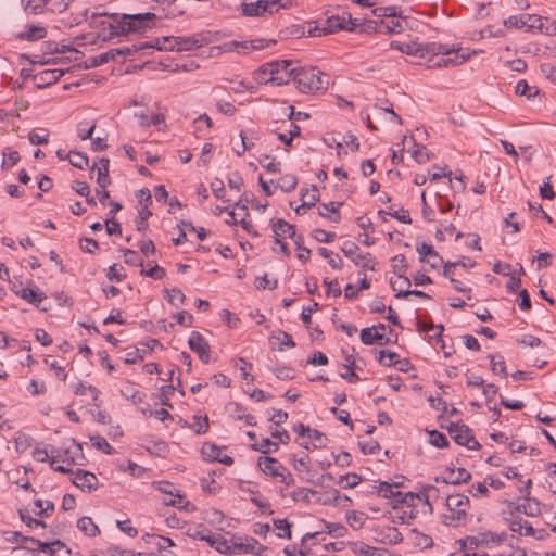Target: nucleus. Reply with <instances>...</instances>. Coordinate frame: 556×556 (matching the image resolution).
<instances>
[{
	"label": "nucleus",
	"instance_id": "61",
	"mask_svg": "<svg viewBox=\"0 0 556 556\" xmlns=\"http://www.w3.org/2000/svg\"><path fill=\"white\" fill-rule=\"evenodd\" d=\"M123 254L125 257V263L131 266H140L143 267V261L139 257L138 253L130 249H124Z\"/></svg>",
	"mask_w": 556,
	"mask_h": 556
},
{
	"label": "nucleus",
	"instance_id": "26",
	"mask_svg": "<svg viewBox=\"0 0 556 556\" xmlns=\"http://www.w3.org/2000/svg\"><path fill=\"white\" fill-rule=\"evenodd\" d=\"M291 65H292L291 60L274 61V62L263 64L261 66L260 71L263 74H268V75L280 74L283 71L288 70Z\"/></svg>",
	"mask_w": 556,
	"mask_h": 556
},
{
	"label": "nucleus",
	"instance_id": "62",
	"mask_svg": "<svg viewBox=\"0 0 556 556\" xmlns=\"http://www.w3.org/2000/svg\"><path fill=\"white\" fill-rule=\"evenodd\" d=\"M273 338L280 342L279 350H282L283 345L288 348L295 346V342L293 341L292 337L286 331L278 330L276 333L273 334Z\"/></svg>",
	"mask_w": 556,
	"mask_h": 556
},
{
	"label": "nucleus",
	"instance_id": "54",
	"mask_svg": "<svg viewBox=\"0 0 556 556\" xmlns=\"http://www.w3.org/2000/svg\"><path fill=\"white\" fill-rule=\"evenodd\" d=\"M429 442L435 447L448 446L447 438L438 430H432L429 432Z\"/></svg>",
	"mask_w": 556,
	"mask_h": 556
},
{
	"label": "nucleus",
	"instance_id": "38",
	"mask_svg": "<svg viewBox=\"0 0 556 556\" xmlns=\"http://www.w3.org/2000/svg\"><path fill=\"white\" fill-rule=\"evenodd\" d=\"M77 527L88 536H96L99 533L98 526L90 517H81L77 521Z\"/></svg>",
	"mask_w": 556,
	"mask_h": 556
},
{
	"label": "nucleus",
	"instance_id": "23",
	"mask_svg": "<svg viewBox=\"0 0 556 556\" xmlns=\"http://www.w3.org/2000/svg\"><path fill=\"white\" fill-rule=\"evenodd\" d=\"M507 521H508V527H509L510 531H513V532H516V533H519V534H522L526 536H530V535L534 534V528L527 520H525L520 517L511 516L509 519H507Z\"/></svg>",
	"mask_w": 556,
	"mask_h": 556
},
{
	"label": "nucleus",
	"instance_id": "1",
	"mask_svg": "<svg viewBox=\"0 0 556 556\" xmlns=\"http://www.w3.org/2000/svg\"><path fill=\"white\" fill-rule=\"evenodd\" d=\"M294 84L302 93H314L326 90L329 81L317 67H299L294 72Z\"/></svg>",
	"mask_w": 556,
	"mask_h": 556
},
{
	"label": "nucleus",
	"instance_id": "4",
	"mask_svg": "<svg viewBox=\"0 0 556 556\" xmlns=\"http://www.w3.org/2000/svg\"><path fill=\"white\" fill-rule=\"evenodd\" d=\"M353 18L351 14L343 12L342 15H330L326 18L323 27L316 26L308 30V36H321L332 34L339 30H349L352 27Z\"/></svg>",
	"mask_w": 556,
	"mask_h": 556
},
{
	"label": "nucleus",
	"instance_id": "5",
	"mask_svg": "<svg viewBox=\"0 0 556 556\" xmlns=\"http://www.w3.org/2000/svg\"><path fill=\"white\" fill-rule=\"evenodd\" d=\"M343 254L351 258V261L356 265L364 269L376 270V258L369 253H361L359 247L351 241L344 242L341 248Z\"/></svg>",
	"mask_w": 556,
	"mask_h": 556
},
{
	"label": "nucleus",
	"instance_id": "14",
	"mask_svg": "<svg viewBox=\"0 0 556 556\" xmlns=\"http://www.w3.org/2000/svg\"><path fill=\"white\" fill-rule=\"evenodd\" d=\"M73 483L80 490L90 492L97 489L98 478L92 472L77 469L73 478Z\"/></svg>",
	"mask_w": 556,
	"mask_h": 556
},
{
	"label": "nucleus",
	"instance_id": "42",
	"mask_svg": "<svg viewBox=\"0 0 556 556\" xmlns=\"http://www.w3.org/2000/svg\"><path fill=\"white\" fill-rule=\"evenodd\" d=\"M201 453L204 459L216 462L222 454V448L213 443H204Z\"/></svg>",
	"mask_w": 556,
	"mask_h": 556
},
{
	"label": "nucleus",
	"instance_id": "48",
	"mask_svg": "<svg viewBox=\"0 0 556 556\" xmlns=\"http://www.w3.org/2000/svg\"><path fill=\"white\" fill-rule=\"evenodd\" d=\"M390 46L392 49L401 50L402 52H404L406 54H413V55L420 56V52H421L420 45L400 43L396 41H392Z\"/></svg>",
	"mask_w": 556,
	"mask_h": 556
},
{
	"label": "nucleus",
	"instance_id": "50",
	"mask_svg": "<svg viewBox=\"0 0 556 556\" xmlns=\"http://www.w3.org/2000/svg\"><path fill=\"white\" fill-rule=\"evenodd\" d=\"M70 163L79 169H84L89 166V159L81 152L72 151Z\"/></svg>",
	"mask_w": 556,
	"mask_h": 556
},
{
	"label": "nucleus",
	"instance_id": "55",
	"mask_svg": "<svg viewBox=\"0 0 556 556\" xmlns=\"http://www.w3.org/2000/svg\"><path fill=\"white\" fill-rule=\"evenodd\" d=\"M92 445L102 451L108 455H112L114 453V448L110 445V443L101 435L91 437Z\"/></svg>",
	"mask_w": 556,
	"mask_h": 556
},
{
	"label": "nucleus",
	"instance_id": "40",
	"mask_svg": "<svg viewBox=\"0 0 556 556\" xmlns=\"http://www.w3.org/2000/svg\"><path fill=\"white\" fill-rule=\"evenodd\" d=\"M210 531L211 530L207 527H205L203 523H198V525L188 527V529L186 530V535L191 539H194V540L203 541L204 539L207 538V535L210 534Z\"/></svg>",
	"mask_w": 556,
	"mask_h": 556
},
{
	"label": "nucleus",
	"instance_id": "32",
	"mask_svg": "<svg viewBox=\"0 0 556 556\" xmlns=\"http://www.w3.org/2000/svg\"><path fill=\"white\" fill-rule=\"evenodd\" d=\"M47 30L42 26L30 25L25 31L21 33L17 37L22 40L35 41L45 38Z\"/></svg>",
	"mask_w": 556,
	"mask_h": 556
},
{
	"label": "nucleus",
	"instance_id": "37",
	"mask_svg": "<svg viewBox=\"0 0 556 556\" xmlns=\"http://www.w3.org/2000/svg\"><path fill=\"white\" fill-rule=\"evenodd\" d=\"M294 72L295 68L293 67L288 68L280 74L270 75V78L266 81V84L281 86L288 84L291 79L294 81Z\"/></svg>",
	"mask_w": 556,
	"mask_h": 556
},
{
	"label": "nucleus",
	"instance_id": "60",
	"mask_svg": "<svg viewBox=\"0 0 556 556\" xmlns=\"http://www.w3.org/2000/svg\"><path fill=\"white\" fill-rule=\"evenodd\" d=\"M20 517L29 528H46V523L39 519L33 518L27 510L20 509Z\"/></svg>",
	"mask_w": 556,
	"mask_h": 556
},
{
	"label": "nucleus",
	"instance_id": "30",
	"mask_svg": "<svg viewBox=\"0 0 556 556\" xmlns=\"http://www.w3.org/2000/svg\"><path fill=\"white\" fill-rule=\"evenodd\" d=\"M100 167H98L97 182L100 188L105 189L111 184V177L109 175L110 160L106 157L100 159Z\"/></svg>",
	"mask_w": 556,
	"mask_h": 556
},
{
	"label": "nucleus",
	"instance_id": "47",
	"mask_svg": "<svg viewBox=\"0 0 556 556\" xmlns=\"http://www.w3.org/2000/svg\"><path fill=\"white\" fill-rule=\"evenodd\" d=\"M421 498L425 500L426 504L432 509L430 501H437L440 497V490L434 485H426L420 492Z\"/></svg>",
	"mask_w": 556,
	"mask_h": 556
},
{
	"label": "nucleus",
	"instance_id": "43",
	"mask_svg": "<svg viewBox=\"0 0 556 556\" xmlns=\"http://www.w3.org/2000/svg\"><path fill=\"white\" fill-rule=\"evenodd\" d=\"M2 538L5 542H9V543H18L20 544V547L22 548H26L28 551H33L34 548L33 547H28L26 545V543L28 541H25L24 539L26 536L22 535L20 532H16V531H4L2 532Z\"/></svg>",
	"mask_w": 556,
	"mask_h": 556
},
{
	"label": "nucleus",
	"instance_id": "57",
	"mask_svg": "<svg viewBox=\"0 0 556 556\" xmlns=\"http://www.w3.org/2000/svg\"><path fill=\"white\" fill-rule=\"evenodd\" d=\"M490 363H491V370L496 374L501 375L503 377L507 376L506 365L505 361L502 356H500V359L496 361L494 355H489Z\"/></svg>",
	"mask_w": 556,
	"mask_h": 556
},
{
	"label": "nucleus",
	"instance_id": "24",
	"mask_svg": "<svg viewBox=\"0 0 556 556\" xmlns=\"http://www.w3.org/2000/svg\"><path fill=\"white\" fill-rule=\"evenodd\" d=\"M477 540L478 543H480V546L490 547L494 544L498 545L503 543L506 540V533L502 532L497 534L492 531L479 532Z\"/></svg>",
	"mask_w": 556,
	"mask_h": 556
},
{
	"label": "nucleus",
	"instance_id": "35",
	"mask_svg": "<svg viewBox=\"0 0 556 556\" xmlns=\"http://www.w3.org/2000/svg\"><path fill=\"white\" fill-rule=\"evenodd\" d=\"M403 23H405V20L401 15H397L396 17H391L390 21L382 20L381 33H401L402 30H404Z\"/></svg>",
	"mask_w": 556,
	"mask_h": 556
},
{
	"label": "nucleus",
	"instance_id": "33",
	"mask_svg": "<svg viewBox=\"0 0 556 556\" xmlns=\"http://www.w3.org/2000/svg\"><path fill=\"white\" fill-rule=\"evenodd\" d=\"M525 503L517 506V510L530 517L540 515V503L529 496H525Z\"/></svg>",
	"mask_w": 556,
	"mask_h": 556
},
{
	"label": "nucleus",
	"instance_id": "11",
	"mask_svg": "<svg viewBox=\"0 0 556 556\" xmlns=\"http://www.w3.org/2000/svg\"><path fill=\"white\" fill-rule=\"evenodd\" d=\"M387 329L384 324H378L372 327L364 328L361 330V340L366 345H371L374 343L378 344H387L389 343V339L384 337L382 332Z\"/></svg>",
	"mask_w": 556,
	"mask_h": 556
},
{
	"label": "nucleus",
	"instance_id": "41",
	"mask_svg": "<svg viewBox=\"0 0 556 556\" xmlns=\"http://www.w3.org/2000/svg\"><path fill=\"white\" fill-rule=\"evenodd\" d=\"M302 201L307 208L313 207L319 200V191L316 186L305 189L301 193Z\"/></svg>",
	"mask_w": 556,
	"mask_h": 556
},
{
	"label": "nucleus",
	"instance_id": "18",
	"mask_svg": "<svg viewBox=\"0 0 556 556\" xmlns=\"http://www.w3.org/2000/svg\"><path fill=\"white\" fill-rule=\"evenodd\" d=\"M142 541L157 552H162L167 549L170 546H174V541L170 538H166L163 535L154 534V533H146L142 535Z\"/></svg>",
	"mask_w": 556,
	"mask_h": 556
},
{
	"label": "nucleus",
	"instance_id": "10",
	"mask_svg": "<svg viewBox=\"0 0 556 556\" xmlns=\"http://www.w3.org/2000/svg\"><path fill=\"white\" fill-rule=\"evenodd\" d=\"M450 54V51L444 50L439 54V56L430 58L428 60L427 66L429 68L456 66L464 63L468 59V55L465 54L455 53L454 56H451Z\"/></svg>",
	"mask_w": 556,
	"mask_h": 556
},
{
	"label": "nucleus",
	"instance_id": "39",
	"mask_svg": "<svg viewBox=\"0 0 556 556\" xmlns=\"http://www.w3.org/2000/svg\"><path fill=\"white\" fill-rule=\"evenodd\" d=\"M83 453V447L79 443H76L75 440H72V447H67L64 450V456L60 459L63 462H67L68 465L77 464L76 457L78 454Z\"/></svg>",
	"mask_w": 556,
	"mask_h": 556
},
{
	"label": "nucleus",
	"instance_id": "27",
	"mask_svg": "<svg viewBox=\"0 0 556 556\" xmlns=\"http://www.w3.org/2000/svg\"><path fill=\"white\" fill-rule=\"evenodd\" d=\"M184 427L192 429L197 434H204L208 430L210 421L207 416L194 415L192 422L185 421Z\"/></svg>",
	"mask_w": 556,
	"mask_h": 556
},
{
	"label": "nucleus",
	"instance_id": "34",
	"mask_svg": "<svg viewBox=\"0 0 556 556\" xmlns=\"http://www.w3.org/2000/svg\"><path fill=\"white\" fill-rule=\"evenodd\" d=\"M64 72L62 70H46L35 76L39 84L51 85L60 80Z\"/></svg>",
	"mask_w": 556,
	"mask_h": 556
},
{
	"label": "nucleus",
	"instance_id": "56",
	"mask_svg": "<svg viewBox=\"0 0 556 556\" xmlns=\"http://www.w3.org/2000/svg\"><path fill=\"white\" fill-rule=\"evenodd\" d=\"M177 37H163L155 39V49L157 50H177V45L175 43Z\"/></svg>",
	"mask_w": 556,
	"mask_h": 556
},
{
	"label": "nucleus",
	"instance_id": "22",
	"mask_svg": "<svg viewBox=\"0 0 556 556\" xmlns=\"http://www.w3.org/2000/svg\"><path fill=\"white\" fill-rule=\"evenodd\" d=\"M25 541H30L34 545H37V548L41 553H49L51 555H56L60 551L65 548V544L60 540H55L53 542H41L35 538H25Z\"/></svg>",
	"mask_w": 556,
	"mask_h": 556
},
{
	"label": "nucleus",
	"instance_id": "59",
	"mask_svg": "<svg viewBox=\"0 0 556 556\" xmlns=\"http://www.w3.org/2000/svg\"><path fill=\"white\" fill-rule=\"evenodd\" d=\"M420 58H425L426 55L430 54L432 58L439 56L441 52H443L445 49L437 43H428V45H420Z\"/></svg>",
	"mask_w": 556,
	"mask_h": 556
},
{
	"label": "nucleus",
	"instance_id": "44",
	"mask_svg": "<svg viewBox=\"0 0 556 556\" xmlns=\"http://www.w3.org/2000/svg\"><path fill=\"white\" fill-rule=\"evenodd\" d=\"M214 549H216L218 553L225 554V555L235 554L233 543L229 544V542L222 534H217V538H215Z\"/></svg>",
	"mask_w": 556,
	"mask_h": 556
},
{
	"label": "nucleus",
	"instance_id": "7",
	"mask_svg": "<svg viewBox=\"0 0 556 556\" xmlns=\"http://www.w3.org/2000/svg\"><path fill=\"white\" fill-rule=\"evenodd\" d=\"M452 439L458 444L466 446L468 450L478 451L481 448V444L475 439L471 433V429L466 425H459L451 422L446 427Z\"/></svg>",
	"mask_w": 556,
	"mask_h": 556
},
{
	"label": "nucleus",
	"instance_id": "2",
	"mask_svg": "<svg viewBox=\"0 0 556 556\" xmlns=\"http://www.w3.org/2000/svg\"><path fill=\"white\" fill-rule=\"evenodd\" d=\"M156 15L152 12L138 14H119L117 24H109L111 35H128L130 33L141 31L150 27V23Z\"/></svg>",
	"mask_w": 556,
	"mask_h": 556
},
{
	"label": "nucleus",
	"instance_id": "36",
	"mask_svg": "<svg viewBox=\"0 0 556 556\" xmlns=\"http://www.w3.org/2000/svg\"><path fill=\"white\" fill-rule=\"evenodd\" d=\"M390 285L393 291L396 292L395 298H407V295H401L403 292L409 291L410 280L403 274L402 276H397V280H391Z\"/></svg>",
	"mask_w": 556,
	"mask_h": 556
},
{
	"label": "nucleus",
	"instance_id": "13",
	"mask_svg": "<svg viewBox=\"0 0 556 556\" xmlns=\"http://www.w3.org/2000/svg\"><path fill=\"white\" fill-rule=\"evenodd\" d=\"M417 252L420 255L419 261L422 263L427 262L433 269H438L444 264L443 258L431 244L422 242L417 247Z\"/></svg>",
	"mask_w": 556,
	"mask_h": 556
},
{
	"label": "nucleus",
	"instance_id": "53",
	"mask_svg": "<svg viewBox=\"0 0 556 556\" xmlns=\"http://www.w3.org/2000/svg\"><path fill=\"white\" fill-rule=\"evenodd\" d=\"M392 269L397 276L405 274L407 269L406 257L404 254L395 255L392 260Z\"/></svg>",
	"mask_w": 556,
	"mask_h": 556
},
{
	"label": "nucleus",
	"instance_id": "52",
	"mask_svg": "<svg viewBox=\"0 0 556 556\" xmlns=\"http://www.w3.org/2000/svg\"><path fill=\"white\" fill-rule=\"evenodd\" d=\"M298 186V179L294 175H285L281 177L280 182L278 184V187L285 191V192H291L293 191Z\"/></svg>",
	"mask_w": 556,
	"mask_h": 556
},
{
	"label": "nucleus",
	"instance_id": "28",
	"mask_svg": "<svg viewBox=\"0 0 556 556\" xmlns=\"http://www.w3.org/2000/svg\"><path fill=\"white\" fill-rule=\"evenodd\" d=\"M116 60V56H115V52H114V49H111L104 53H101L99 55H96V56H91L89 58L86 62H85V65L84 67L85 68H93V67H98L102 64H105L110 61H115Z\"/></svg>",
	"mask_w": 556,
	"mask_h": 556
},
{
	"label": "nucleus",
	"instance_id": "19",
	"mask_svg": "<svg viewBox=\"0 0 556 556\" xmlns=\"http://www.w3.org/2000/svg\"><path fill=\"white\" fill-rule=\"evenodd\" d=\"M275 40L265 41L264 39L251 40V41H231L228 43L229 49L241 48L243 53H248L252 50H261L275 43Z\"/></svg>",
	"mask_w": 556,
	"mask_h": 556
},
{
	"label": "nucleus",
	"instance_id": "49",
	"mask_svg": "<svg viewBox=\"0 0 556 556\" xmlns=\"http://www.w3.org/2000/svg\"><path fill=\"white\" fill-rule=\"evenodd\" d=\"M316 493L315 490L300 486L292 491L291 496L294 502L309 503V495Z\"/></svg>",
	"mask_w": 556,
	"mask_h": 556
},
{
	"label": "nucleus",
	"instance_id": "46",
	"mask_svg": "<svg viewBox=\"0 0 556 556\" xmlns=\"http://www.w3.org/2000/svg\"><path fill=\"white\" fill-rule=\"evenodd\" d=\"M48 10L53 13L64 12L74 0H42Z\"/></svg>",
	"mask_w": 556,
	"mask_h": 556
},
{
	"label": "nucleus",
	"instance_id": "16",
	"mask_svg": "<svg viewBox=\"0 0 556 556\" xmlns=\"http://www.w3.org/2000/svg\"><path fill=\"white\" fill-rule=\"evenodd\" d=\"M241 11L245 16H261L266 12L269 14L275 13L274 10H271L268 5V0H257L250 3H242Z\"/></svg>",
	"mask_w": 556,
	"mask_h": 556
},
{
	"label": "nucleus",
	"instance_id": "15",
	"mask_svg": "<svg viewBox=\"0 0 556 556\" xmlns=\"http://www.w3.org/2000/svg\"><path fill=\"white\" fill-rule=\"evenodd\" d=\"M257 465L265 475L274 478L281 476V472L285 470V466L281 463L269 456L258 457Z\"/></svg>",
	"mask_w": 556,
	"mask_h": 556
},
{
	"label": "nucleus",
	"instance_id": "45",
	"mask_svg": "<svg viewBox=\"0 0 556 556\" xmlns=\"http://www.w3.org/2000/svg\"><path fill=\"white\" fill-rule=\"evenodd\" d=\"M515 91L517 94L526 96L528 99H531L539 93V89L535 86H529L526 80L518 81Z\"/></svg>",
	"mask_w": 556,
	"mask_h": 556
},
{
	"label": "nucleus",
	"instance_id": "17",
	"mask_svg": "<svg viewBox=\"0 0 556 556\" xmlns=\"http://www.w3.org/2000/svg\"><path fill=\"white\" fill-rule=\"evenodd\" d=\"M470 478V472H468L465 468H447L445 476H442V482L446 484H459L469 481Z\"/></svg>",
	"mask_w": 556,
	"mask_h": 556
},
{
	"label": "nucleus",
	"instance_id": "21",
	"mask_svg": "<svg viewBox=\"0 0 556 556\" xmlns=\"http://www.w3.org/2000/svg\"><path fill=\"white\" fill-rule=\"evenodd\" d=\"M381 21H374V20H358L353 18L352 27H350V31H358V33H372L378 31L381 33Z\"/></svg>",
	"mask_w": 556,
	"mask_h": 556
},
{
	"label": "nucleus",
	"instance_id": "6",
	"mask_svg": "<svg viewBox=\"0 0 556 556\" xmlns=\"http://www.w3.org/2000/svg\"><path fill=\"white\" fill-rule=\"evenodd\" d=\"M543 22H548L547 17L535 14H520L509 16L504 21L506 27L526 28L528 31L543 30Z\"/></svg>",
	"mask_w": 556,
	"mask_h": 556
},
{
	"label": "nucleus",
	"instance_id": "64",
	"mask_svg": "<svg viewBox=\"0 0 556 556\" xmlns=\"http://www.w3.org/2000/svg\"><path fill=\"white\" fill-rule=\"evenodd\" d=\"M331 494L332 502H336V506L345 508L352 505V500L348 495L341 494L339 490L333 489Z\"/></svg>",
	"mask_w": 556,
	"mask_h": 556
},
{
	"label": "nucleus",
	"instance_id": "29",
	"mask_svg": "<svg viewBox=\"0 0 556 556\" xmlns=\"http://www.w3.org/2000/svg\"><path fill=\"white\" fill-rule=\"evenodd\" d=\"M17 292L18 296L36 306L47 298L43 292H39L38 289L35 290L29 287L21 288V291Z\"/></svg>",
	"mask_w": 556,
	"mask_h": 556
},
{
	"label": "nucleus",
	"instance_id": "63",
	"mask_svg": "<svg viewBox=\"0 0 556 556\" xmlns=\"http://www.w3.org/2000/svg\"><path fill=\"white\" fill-rule=\"evenodd\" d=\"M377 493L384 498H394L396 501L399 497V495H395L396 492L393 491V484L389 482H381Z\"/></svg>",
	"mask_w": 556,
	"mask_h": 556
},
{
	"label": "nucleus",
	"instance_id": "3",
	"mask_svg": "<svg viewBox=\"0 0 556 556\" xmlns=\"http://www.w3.org/2000/svg\"><path fill=\"white\" fill-rule=\"evenodd\" d=\"M469 504L470 501L466 495H448L446 497L447 513L443 514L442 522L454 528L465 525Z\"/></svg>",
	"mask_w": 556,
	"mask_h": 556
},
{
	"label": "nucleus",
	"instance_id": "8",
	"mask_svg": "<svg viewBox=\"0 0 556 556\" xmlns=\"http://www.w3.org/2000/svg\"><path fill=\"white\" fill-rule=\"evenodd\" d=\"M235 554L244 553L261 555L267 547L260 544L258 541L252 536H233Z\"/></svg>",
	"mask_w": 556,
	"mask_h": 556
},
{
	"label": "nucleus",
	"instance_id": "12",
	"mask_svg": "<svg viewBox=\"0 0 556 556\" xmlns=\"http://www.w3.org/2000/svg\"><path fill=\"white\" fill-rule=\"evenodd\" d=\"M175 43L177 45V51H189L208 45L210 39L204 34H195L189 37L178 36Z\"/></svg>",
	"mask_w": 556,
	"mask_h": 556
},
{
	"label": "nucleus",
	"instance_id": "25",
	"mask_svg": "<svg viewBox=\"0 0 556 556\" xmlns=\"http://www.w3.org/2000/svg\"><path fill=\"white\" fill-rule=\"evenodd\" d=\"M341 205V202L323 203L318 207L319 215L329 218L333 223H339L341 220V214L339 212Z\"/></svg>",
	"mask_w": 556,
	"mask_h": 556
},
{
	"label": "nucleus",
	"instance_id": "51",
	"mask_svg": "<svg viewBox=\"0 0 556 556\" xmlns=\"http://www.w3.org/2000/svg\"><path fill=\"white\" fill-rule=\"evenodd\" d=\"M31 144H47L49 142V131L47 129L33 130L28 135Z\"/></svg>",
	"mask_w": 556,
	"mask_h": 556
},
{
	"label": "nucleus",
	"instance_id": "9",
	"mask_svg": "<svg viewBox=\"0 0 556 556\" xmlns=\"http://www.w3.org/2000/svg\"><path fill=\"white\" fill-rule=\"evenodd\" d=\"M189 348L199 355L204 363L211 362V348L205 338L198 331H192L188 341Z\"/></svg>",
	"mask_w": 556,
	"mask_h": 556
},
{
	"label": "nucleus",
	"instance_id": "31",
	"mask_svg": "<svg viewBox=\"0 0 556 556\" xmlns=\"http://www.w3.org/2000/svg\"><path fill=\"white\" fill-rule=\"evenodd\" d=\"M409 141L413 143V147L415 148L412 151V157L419 164L427 163L431 159L432 154L428 152L425 146L416 143L413 136L409 137Z\"/></svg>",
	"mask_w": 556,
	"mask_h": 556
},
{
	"label": "nucleus",
	"instance_id": "20",
	"mask_svg": "<svg viewBox=\"0 0 556 556\" xmlns=\"http://www.w3.org/2000/svg\"><path fill=\"white\" fill-rule=\"evenodd\" d=\"M273 232L276 236V243H280L281 238L295 237V227L282 218L273 224Z\"/></svg>",
	"mask_w": 556,
	"mask_h": 556
},
{
	"label": "nucleus",
	"instance_id": "58",
	"mask_svg": "<svg viewBox=\"0 0 556 556\" xmlns=\"http://www.w3.org/2000/svg\"><path fill=\"white\" fill-rule=\"evenodd\" d=\"M395 495H399L396 503L406 504L407 506H414L415 502L417 500H421L420 493L419 494H416L413 492L402 493L400 491H396Z\"/></svg>",
	"mask_w": 556,
	"mask_h": 556
}]
</instances>
